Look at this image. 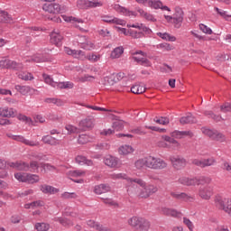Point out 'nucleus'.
<instances>
[{
    "label": "nucleus",
    "mask_w": 231,
    "mask_h": 231,
    "mask_svg": "<svg viewBox=\"0 0 231 231\" xmlns=\"http://www.w3.org/2000/svg\"><path fill=\"white\" fill-rule=\"evenodd\" d=\"M215 205L219 210H224L231 217V199L223 197H216Z\"/></svg>",
    "instance_id": "nucleus-4"
},
{
    "label": "nucleus",
    "mask_w": 231,
    "mask_h": 231,
    "mask_svg": "<svg viewBox=\"0 0 231 231\" xmlns=\"http://www.w3.org/2000/svg\"><path fill=\"white\" fill-rule=\"evenodd\" d=\"M19 79H22V80H33V75L32 73H22L19 75Z\"/></svg>",
    "instance_id": "nucleus-61"
},
{
    "label": "nucleus",
    "mask_w": 231,
    "mask_h": 231,
    "mask_svg": "<svg viewBox=\"0 0 231 231\" xmlns=\"http://www.w3.org/2000/svg\"><path fill=\"white\" fill-rule=\"evenodd\" d=\"M114 10H116V12H118V14H123V15H126V16H131V15H134L136 16V13L133 12V11H129V9L121 6L118 4H115L113 5Z\"/></svg>",
    "instance_id": "nucleus-16"
},
{
    "label": "nucleus",
    "mask_w": 231,
    "mask_h": 231,
    "mask_svg": "<svg viewBox=\"0 0 231 231\" xmlns=\"http://www.w3.org/2000/svg\"><path fill=\"white\" fill-rule=\"evenodd\" d=\"M131 92L134 95H142V93H145V87L135 85L131 88Z\"/></svg>",
    "instance_id": "nucleus-34"
},
{
    "label": "nucleus",
    "mask_w": 231,
    "mask_h": 231,
    "mask_svg": "<svg viewBox=\"0 0 231 231\" xmlns=\"http://www.w3.org/2000/svg\"><path fill=\"white\" fill-rule=\"evenodd\" d=\"M157 48L161 50H166V51H171V50L174 49L171 44L167 42L158 44Z\"/></svg>",
    "instance_id": "nucleus-57"
},
{
    "label": "nucleus",
    "mask_w": 231,
    "mask_h": 231,
    "mask_svg": "<svg viewBox=\"0 0 231 231\" xmlns=\"http://www.w3.org/2000/svg\"><path fill=\"white\" fill-rule=\"evenodd\" d=\"M180 122L182 125H185L186 124H197L198 119H196L195 116H193L192 114H189L187 116H183L180 119Z\"/></svg>",
    "instance_id": "nucleus-24"
},
{
    "label": "nucleus",
    "mask_w": 231,
    "mask_h": 231,
    "mask_svg": "<svg viewBox=\"0 0 231 231\" xmlns=\"http://www.w3.org/2000/svg\"><path fill=\"white\" fill-rule=\"evenodd\" d=\"M198 182V178H189V177H181L179 179V183L181 185H186V187H192V185H196Z\"/></svg>",
    "instance_id": "nucleus-22"
},
{
    "label": "nucleus",
    "mask_w": 231,
    "mask_h": 231,
    "mask_svg": "<svg viewBox=\"0 0 231 231\" xmlns=\"http://www.w3.org/2000/svg\"><path fill=\"white\" fill-rule=\"evenodd\" d=\"M97 151H107L109 149V143H99L96 145Z\"/></svg>",
    "instance_id": "nucleus-56"
},
{
    "label": "nucleus",
    "mask_w": 231,
    "mask_h": 231,
    "mask_svg": "<svg viewBox=\"0 0 231 231\" xmlns=\"http://www.w3.org/2000/svg\"><path fill=\"white\" fill-rule=\"evenodd\" d=\"M162 139L164 142H169V143H172L174 147H180V143L169 135H163Z\"/></svg>",
    "instance_id": "nucleus-47"
},
{
    "label": "nucleus",
    "mask_w": 231,
    "mask_h": 231,
    "mask_svg": "<svg viewBox=\"0 0 231 231\" xmlns=\"http://www.w3.org/2000/svg\"><path fill=\"white\" fill-rule=\"evenodd\" d=\"M146 163L148 169H153L155 171L165 169L167 167V162H165V161L153 156L146 157Z\"/></svg>",
    "instance_id": "nucleus-3"
},
{
    "label": "nucleus",
    "mask_w": 231,
    "mask_h": 231,
    "mask_svg": "<svg viewBox=\"0 0 231 231\" xmlns=\"http://www.w3.org/2000/svg\"><path fill=\"white\" fill-rule=\"evenodd\" d=\"M1 17L2 19L0 23H12V16L8 14V12L6 11L2 12Z\"/></svg>",
    "instance_id": "nucleus-48"
},
{
    "label": "nucleus",
    "mask_w": 231,
    "mask_h": 231,
    "mask_svg": "<svg viewBox=\"0 0 231 231\" xmlns=\"http://www.w3.org/2000/svg\"><path fill=\"white\" fill-rule=\"evenodd\" d=\"M158 37L163 39V41H169L170 42H174L176 38L174 36L170 35L168 32H158Z\"/></svg>",
    "instance_id": "nucleus-35"
},
{
    "label": "nucleus",
    "mask_w": 231,
    "mask_h": 231,
    "mask_svg": "<svg viewBox=\"0 0 231 231\" xmlns=\"http://www.w3.org/2000/svg\"><path fill=\"white\" fill-rule=\"evenodd\" d=\"M62 198H64V199H72L77 198V194L65 192L62 194Z\"/></svg>",
    "instance_id": "nucleus-63"
},
{
    "label": "nucleus",
    "mask_w": 231,
    "mask_h": 231,
    "mask_svg": "<svg viewBox=\"0 0 231 231\" xmlns=\"http://www.w3.org/2000/svg\"><path fill=\"white\" fill-rule=\"evenodd\" d=\"M122 54H124V47H116L115 50L111 52V59H120L122 57Z\"/></svg>",
    "instance_id": "nucleus-31"
},
{
    "label": "nucleus",
    "mask_w": 231,
    "mask_h": 231,
    "mask_svg": "<svg viewBox=\"0 0 231 231\" xmlns=\"http://www.w3.org/2000/svg\"><path fill=\"white\" fill-rule=\"evenodd\" d=\"M14 178L18 180V181H22V183H27V179H28V173H15L14 174Z\"/></svg>",
    "instance_id": "nucleus-40"
},
{
    "label": "nucleus",
    "mask_w": 231,
    "mask_h": 231,
    "mask_svg": "<svg viewBox=\"0 0 231 231\" xmlns=\"http://www.w3.org/2000/svg\"><path fill=\"white\" fill-rule=\"evenodd\" d=\"M128 224L140 231H149L151 228V222L141 217H133L128 220Z\"/></svg>",
    "instance_id": "nucleus-1"
},
{
    "label": "nucleus",
    "mask_w": 231,
    "mask_h": 231,
    "mask_svg": "<svg viewBox=\"0 0 231 231\" xmlns=\"http://www.w3.org/2000/svg\"><path fill=\"white\" fill-rule=\"evenodd\" d=\"M35 228L38 231H48V230H50V225H48L46 223H37L35 225Z\"/></svg>",
    "instance_id": "nucleus-50"
},
{
    "label": "nucleus",
    "mask_w": 231,
    "mask_h": 231,
    "mask_svg": "<svg viewBox=\"0 0 231 231\" xmlns=\"http://www.w3.org/2000/svg\"><path fill=\"white\" fill-rule=\"evenodd\" d=\"M216 163V159L211 157L208 159H194L192 161V164L196 165L197 167H200V169H205V167H212Z\"/></svg>",
    "instance_id": "nucleus-8"
},
{
    "label": "nucleus",
    "mask_w": 231,
    "mask_h": 231,
    "mask_svg": "<svg viewBox=\"0 0 231 231\" xmlns=\"http://www.w3.org/2000/svg\"><path fill=\"white\" fill-rule=\"evenodd\" d=\"M93 118L87 117L79 122V129L81 131H88V129H93Z\"/></svg>",
    "instance_id": "nucleus-15"
},
{
    "label": "nucleus",
    "mask_w": 231,
    "mask_h": 231,
    "mask_svg": "<svg viewBox=\"0 0 231 231\" xmlns=\"http://www.w3.org/2000/svg\"><path fill=\"white\" fill-rule=\"evenodd\" d=\"M171 196H172V198H175V199H180L181 201H187V202H192L194 201V197L187 194V193H175V192H171Z\"/></svg>",
    "instance_id": "nucleus-17"
},
{
    "label": "nucleus",
    "mask_w": 231,
    "mask_h": 231,
    "mask_svg": "<svg viewBox=\"0 0 231 231\" xmlns=\"http://www.w3.org/2000/svg\"><path fill=\"white\" fill-rule=\"evenodd\" d=\"M6 136L8 138H12L13 140H15L16 142H21L22 143H24L25 145H29L30 147H36V145H37V143H35L33 141H30L22 135H14L12 134H7Z\"/></svg>",
    "instance_id": "nucleus-13"
},
{
    "label": "nucleus",
    "mask_w": 231,
    "mask_h": 231,
    "mask_svg": "<svg viewBox=\"0 0 231 231\" xmlns=\"http://www.w3.org/2000/svg\"><path fill=\"white\" fill-rule=\"evenodd\" d=\"M212 181V179L208 177H200L199 179H197V182H195V185H206L210 183Z\"/></svg>",
    "instance_id": "nucleus-46"
},
{
    "label": "nucleus",
    "mask_w": 231,
    "mask_h": 231,
    "mask_svg": "<svg viewBox=\"0 0 231 231\" xmlns=\"http://www.w3.org/2000/svg\"><path fill=\"white\" fill-rule=\"evenodd\" d=\"M44 102L46 104H54L55 106H58V107L64 106V102L62 100L55 97H47L44 99Z\"/></svg>",
    "instance_id": "nucleus-30"
},
{
    "label": "nucleus",
    "mask_w": 231,
    "mask_h": 231,
    "mask_svg": "<svg viewBox=\"0 0 231 231\" xmlns=\"http://www.w3.org/2000/svg\"><path fill=\"white\" fill-rule=\"evenodd\" d=\"M17 111L14 108L4 107L0 108V116L4 118H14L16 116Z\"/></svg>",
    "instance_id": "nucleus-14"
},
{
    "label": "nucleus",
    "mask_w": 231,
    "mask_h": 231,
    "mask_svg": "<svg viewBox=\"0 0 231 231\" xmlns=\"http://www.w3.org/2000/svg\"><path fill=\"white\" fill-rule=\"evenodd\" d=\"M40 190H42V192H43V194H57V192H59V189L50 186L48 184H43L40 186Z\"/></svg>",
    "instance_id": "nucleus-23"
},
{
    "label": "nucleus",
    "mask_w": 231,
    "mask_h": 231,
    "mask_svg": "<svg viewBox=\"0 0 231 231\" xmlns=\"http://www.w3.org/2000/svg\"><path fill=\"white\" fill-rule=\"evenodd\" d=\"M199 196L202 199H210L212 197V189L211 188H201L199 189Z\"/></svg>",
    "instance_id": "nucleus-26"
},
{
    "label": "nucleus",
    "mask_w": 231,
    "mask_h": 231,
    "mask_svg": "<svg viewBox=\"0 0 231 231\" xmlns=\"http://www.w3.org/2000/svg\"><path fill=\"white\" fill-rule=\"evenodd\" d=\"M128 33H129L130 37H133L134 39H140L143 35V32H138L134 30H128Z\"/></svg>",
    "instance_id": "nucleus-53"
},
{
    "label": "nucleus",
    "mask_w": 231,
    "mask_h": 231,
    "mask_svg": "<svg viewBox=\"0 0 231 231\" xmlns=\"http://www.w3.org/2000/svg\"><path fill=\"white\" fill-rule=\"evenodd\" d=\"M80 48L83 50H86L87 51H91V50H95V44L91 42H87L84 43H81Z\"/></svg>",
    "instance_id": "nucleus-49"
},
{
    "label": "nucleus",
    "mask_w": 231,
    "mask_h": 231,
    "mask_svg": "<svg viewBox=\"0 0 231 231\" xmlns=\"http://www.w3.org/2000/svg\"><path fill=\"white\" fill-rule=\"evenodd\" d=\"M111 190V187L106 184H100L95 187L94 192L95 194H106V192H109Z\"/></svg>",
    "instance_id": "nucleus-25"
},
{
    "label": "nucleus",
    "mask_w": 231,
    "mask_h": 231,
    "mask_svg": "<svg viewBox=\"0 0 231 231\" xmlns=\"http://www.w3.org/2000/svg\"><path fill=\"white\" fill-rule=\"evenodd\" d=\"M175 14H173L172 24L175 28H180L181 23H183V10L180 7L175 8Z\"/></svg>",
    "instance_id": "nucleus-11"
},
{
    "label": "nucleus",
    "mask_w": 231,
    "mask_h": 231,
    "mask_svg": "<svg viewBox=\"0 0 231 231\" xmlns=\"http://www.w3.org/2000/svg\"><path fill=\"white\" fill-rule=\"evenodd\" d=\"M88 226L91 228H96L98 231H111V229L100 225L98 222H95L94 220H88Z\"/></svg>",
    "instance_id": "nucleus-27"
},
{
    "label": "nucleus",
    "mask_w": 231,
    "mask_h": 231,
    "mask_svg": "<svg viewBox=\"0 0 231 231\" xmlns=\"http://www.w3.org/2000/svg\"><path fill=\"white\" fill-rule=\"evenodd\" d=\"M201 132L213 142H219L220 143L226 142V136L216 129L202 127Z\"/></svg>",
    "instance_id": "nucleus-2"
},
{
    "label": "nucleus",
    "mask_w": 231,
    "mask_h": 231,
    "mask_svg": "<svg viewBox=\"0 0 231 231\" xmlns=\"http://www.w3.org/2000/svg\"><path fill=\"white\" fill-rule=\"evenodd\" d=\"M42 10L44 12H48L49 14H62L63 9L60 7V5L55 3H46L42 6Z\"/></svg>",
    "instance_id": "nucleus-10"
},
{
    "label": "nucleus",
    "mask_w": 231,
    "mask_h": 231,
    "mask_svg": "<svg viewBox=\"0 0 231 231\" xmlns=\"http://www.w3.org/2000/svg\"><path fill=\"white\" fill-rule=\"evenodd\" d=\"M78 142L79 143L84 145L86 143H88V142H93V138L88 136L87 134H81L79 136Z\"/></svg>",
    "instance_id": "nucleus-37"
},
{
    "label": "nucleus",
    "mask_w": 231,
    "mask_h": 231,
    "mask_svg": "<svg viewBox=\"0 0 231 231\" xmlns=\"http://www.w3.org/2000/svg\"><path fill=\"white\" fill-rule=\"evenodd\" d=\"M11 167L16 169L17 171H24L25 172L30 171V164L24 162H12Z\"/></svg>",
    "instance_id": "nucleus-21"
},
{
    "label": "nucleus",
    "mask_w": 231,
    "mask_h": 231,
    "mask_svg": "<svg viewBox=\"0 0 231 231\" xmlns=\"http://www.w3.org/2000/svg\"><path fill=\"white\" fill-rule=\"evenodd\" d=\"M170 161L172 167H174L177 171H181V169H185L187 166V160L180 155L171 156Z\"/></svg>",
    "instance_id": "nucleus-7"
},
{
    "label": "nucleus",
    "mask_w": 231,
    "mask_h": 231,
    "mask_svg": "<svg viewBox=\"0 0 231 231\" xmlns=\"http://www.w3.org/2000/svg\"><path fill=\"white\" fill-rule=\"evenodd\" d=\"M14 88L21 95H28L30 93V87L28 86L16 85Z\"/></svg>",
    "instance_id": "nucleus-36"
},
{
    "label": "nucleus",
    "mask_w": 231,
    "mask_h": 231,
    "mask_svg": "<svg viewBox=\"0 0 231 231\" xmlns=\"http://www.w3.org/2000/svg\"><path fill=\"white\" fill-rule=\"evenodd\" d=\"M102 21H104V23H108L110 24H124V20L113 18L111 16H104Z\"/></svg>",
    "instance_id": "nucleus-29"
},
{
    "label": "nucleus",
    "mask_w": 231,
    "mask_h": 231,
    "mask_svg": "<svg viewBox=\"0 0 231 231\" xmlns=\"http://www.w3.org/2000/svg\"><path fill=\"white\" fill-rule=\"evenodd\" d=\"M162 1H148V6H151L152 8H154L155 10H158L159 8H162Z\"/></svg>",
    "instance_id": "nucleus-52"
},
{
    "label": "nucleus",
    "mask_w": 231,
    "mask_h": 231,
    "mask_svg": "<svg viewBox=\"0 0 231 231\" xmlns=\"http://www.w3.org/2000/svg\"><path fill=\"white\" fill-rule=\"evenodd\" d=\"M162 213L164 216H170L171 217H181V212L169 208H162Z\"/></svg>",
    "instance_id": "nucleus-20"
},
{
    "label": "nucleus",
    "mask_w": 231,
    "mask_h": 231,
    "mask_svg": "<svg viewBox=\"0 0 231 231\" xmlns=\"http://www.w3.org/2000/svg\"><path fill=\"white\" fill-rule=\"evenodd\" d=\"M84 171H80L79 170L69 171V176L71 178H80V176H84Z\"/></svg>",
    "instance_id": "nucleus-55"
},
{
    "label": "nucleus",
    "mask_w": 231,
    "mask_h": 231,
    "mask_svg": "<svg viewBox=\"0 0 231 231\" xmlns=\"http://www.w3.org/2000/svg\"><path fill=\"white\" fill-rule=\"evenodd\" d=\"M56 221L60 223V225H62L63 226H70V225H73L71 220H69L68 218H64V217H58V218H56Z\"/></svg>",
    "instance_id": "nucleus-51"
},
{
    "label": "nucleus",
    "mask_w": 231,
    "mask_h": 231,
    "mask_svg": "<svg viewBox=\"0 0 231 231\" xmlns=\"http://www.w3.org/2000/svg\"><path fill=\"white\" fill-rule=\"evenodd\" d=\"M47 59L42 55L39 54L27 60V62H46Z\"/></svg>",
    "instance_id": "nucleus-41"
},
{
    "label": "nucleus",
    "mask_w": 231,
    "mask_h": 231,
    "mask_svg": "<svg viewBox=\"0 0 231 231\" xmlns=\"http://www.w3.org/2000/svg\"><path fill=\"white\" fill-rule=\"evenodd\" d=\"M30 172H39V162L37 161H31L29 163Z\"/></svg>",
    "instance_id": "nucleus-44"
},
{
    "label": "nucleus",
    "mask_w": 231,
    "mask_h": 231,
    "mask_svg": "<svg viewBox=\"0 0 231 231\" xmlns=\"http://www.w3.org/2000/svg\"><path fill=\"white\" fill-rule=\"evenodd\" d=\"M42 141L43 143H47V145H57L58 141L55 139V137H52L51 135H45L42 137Z\"/></svg>",
    "instance_id": "nucleus-32"
},
{
    "label": "nucleus",
    "mask_w": 231,
    "mask_h": 231,
    "mask_svg": "<svg viewBox=\"0 0 231 231\" xmlns=\"http://www.w3.org/2000/svg\"><path fill=\"white\" fill-rule=\"evenodd\" d=\"M172 138L181 139L185 138V136H189V138H192L194 136V133L192 131H178L175 130L171 133Z\"/></svg>",
    "instance_id": "nucleus-19"
},
{
    "label": "nucleus",
    "mask_w": 231,
    "mask_h": 231,
    "mask_svg": "<svg viewBox=\"0 0 231 231\" xmlns=\"http://www.w3.org/2000/svg\"><path fill=\"white\" fill-rule=\"evenodd\" d=\"M39 175L37 174H32V173H27V183H39Z\"/></svg>",
    "instance_id": "nucleus-38"
},
{
    "label": "nucleus",
    "mask_w": 231,
    "mask_h": 231,
    "mask_svg": "<svg viewBox=\"0 0 231 231\" xmlns=\"http://www.w3.org/2000/svg\"><path fill=\"white\" fill-rule=\"evenodd\" d=\"M183 223L184 225H186V226H188L189 231H194V224H192V221H190V219L184 217Z\"/></svg>",
    "instance_id": "nucleus-60"
},
{
    "label": "nucleus",
    "mask_w": 231,
    "mask_h": 231,
    "mask_svg": "<svg viewBox=\"0 0 231 231\" xmlns=\"http://www.w3.org/2000/svg\"><path fill=\"white\" fill-rule=\"evenodd\" d=\"M50 37H51L50 39L51 44H54L58 48H60V46H62V41L64 37L61 36L59 31H52L50 34Z\"/></svg>",
    "instance_id": "nucleus-12"
},
{
    "label": "nucleus",
    "mask_w": 231,
    "mask_h": 231,
    "mask_svg": "<svg viewBox=\"0 0 231 231\" xmlns=\"http://www.w3.org/2000/svg\"><path fill=\"white\" fill-rule=\"evenodd\" d=\"M221 113H231V104L230 103H225L220 106Z\"/></svg>",
    "instance_id": "nucleus-58"
},
{
    "label": "nucleus",
    "mask_w": 231,
    "mask_h": 231,
    "mask_svg": "<svg viewBox=\"0 0 231 231\" xmlns=\"http://www.w3.org/2000/svg\"><path fill=\"white\" fill-rule=\"evenodd\" d=\"M65 129L68 131L69 134H75L80 133V128H77L76 126L71 125H66Z\"/></svg>",
    "instance_id": "nucleus-45"
},
{
    "label": "nucleus",
    "mask_w": 231,
    "mask_h": 231,
    "mask_svg": "<svg viewBox=\"0 0 231 231\" xmlns=\"http://www.w3.org/2000/svg\"><path fill=\"white\" fill-rule=\"evenodd\" d=\"M8 69H16L18 71L19 69H23V64L9 60Z\"/></svg>",
    "instance_id": "nucleus-39"
},
{
    "label": "nucleus",
    "mask_w": 231,
    "mask_h": 231,
    "mask_svg": "<svg viewBox=\"0 0 231 231\" xmlns=\"http://www.w3.org/2000/svg\"><path fill=\"white\" fill-rule=\"evenodd\" d=\"M104 163L107 167H110L111 169H115V168L118 167V158L111 156V155H107L104 159Z\"/></svg>",
    "instance_id": "nucleus-18"
},
{
    "label": "nucleus",
    "mask_w": 231,
    "mask_h": 231,
    "mask_svg": "<svg viewBox=\"0 0 231 231\" xmlns=\"http://www.w3.org/2000/svg\"><path fill=\"white\" fill-rule=\"evenodd\" d=\"M156 192H158L157 187L153 185L145 186L144 184L138 196L139 198H143L144 199H146V198H149L150 196H152V194H156Z\"/></svg>",
    "instance_id": "nucleus-9"
},
{
    "label": "nucleus",
    "mask_w": 231,
    "mask_h": 231,
    "mask_svg": "<svg viewBox=\"0 0 231 231\" xmlns=\"http://www.w3.org/2000/svg\"><path fill=\"white\" fill-rule=\"evenodd\" d=\"M78 5H86V6H88V8H97V6H102V2H98V1L86 2L84 0H80V1L78 2Z\"/></svg>",
    "instance_id": "nucleus-28"
},
{
    "label": "nucleus",
    "mask_w": 231,
    "mask_h": 231,
    "mask_svg": "<svg viewBox=\"0 0 231 231\" xmlns=\"http://www.w3.org/2000/svg\"><path fill=\"white\" fill-rule=\"evenodd\" d=\"M134 151V150L131 145H124L119 147L118 152L119 154L127 155V154H131V152H133Z\"/></svg>",
    "instance_id": "nucleus-33"
},
{
    "label": "nucleus",
    "mask_w": 231,
    "mask_h": 231,
    "mask_svg": "<svg viewBox=\"0 0 231 231\" xmlns=\"http://www.w3.org/2000/svg\"><path fill=\"white\" fill-rule=\"evenodd\" d=\"M9 60H0V68L3 69H8V65H9Z\"/></svg>",
    "instance_id": "nucleus-64"
},
{
    "label": "nucleus",
    "mask_w": 231,
    "mask_h": 231,
    "mask_svg": "<svg viewBox=\"0 0 231 231\" xmlns=\"http://www.w3.org/2000/svg\"><path fill=\"white\" fill-rule=\"evenodd\" d=\"M153 122H155L156 124H160L161 125H169V118L162 116L160 119H158L157 117H155L153 119Z\"/></svg>",
    "instance_id": "nucleus-54"
},
{
    "label": "nucleus",
    "mask_w": 231,
    "mask_h": 231,
    "mask_svg": "<svg viewBox=\"0 0 231 231\" xmlns=\"http://www.w3.org/2000/svg\"><path fill=\"white\" fill-rule=\"evenodd\" d=\"M126 180L128 181V189H127L128 194L136 193V189H138V185L139 187H145V181H143V180L142 179L128 178Z\"/></svg>",
    "instance_id": "nucleus-6"
},
{
    "label": "nucleus",
    "mask_w": 231,
    "mask_h": 231,
    "mask_svg": "<svg viewBox=\"0 0 231 231\" xmlns=\"http://www.w3.org/2000/svg\"><path fill=\"white\" fill-rule=\"evenodd\" d=\"M42 77H43L46 84L52 86V88H58L59 89H68V88L69 89H71V88H73V84H71L70 82H55V81H53V79H51V77H50V75H48V74H43Z\"/></svg>",
    "instance_id": "nucleus-5"
},
{
    "label": "nucleus",
    "mask_w": 231,
    "mask_h": 231,
    "mask_svg": "<svg viewBox=\"0 0 231 231\" xmlns=\"http://www.w3.org/2000/svg\"><path fill=\"white\" fill-rule=\"evenodd\" d=\"M125 121L124 120H116L113 123V127L116 131H122L124 129V125Z\"/></svg>",
    "instance_id": "nucleus-42"
},
{
    "label": "nucleus",
    "mask_w": 231,
    "mask_h": 231,
    "mask_svg": "<svg viewBox=\"0 0 231 231\" xmlns=\"http://www.w3.org/2000/svg\"><path fill=\"white\" fill-rule=\"evenodd\" d=\"M199 28L203 33H207L208 35H212V29L210 27H208L207 25L200 23Z\"/></svg>",
    "instance_id": "nucleus-59"
},
{
    "label": "nucleus",
    "mask_w": 231,
    "mask_h": 231,
    "mask_svg": "<svg viewBox=\"0 0 231 231\" xmlns=\"http://www.w3.org/2000/svg\"><path fill=\"white\" fill-rule=\"evenodd\" d=\"M136 169H143V167H147V157L143 159H139L138 161L135 162L134 163Z\"/></svg>",
    "instance_id": "nucleus-43"
},
{
    "label": "nucleus",
    "mask_w": 231,
    "mask_h": 231,
    "mask_svg": "<svg viewBox=\"0 0 231 231\" xmlns=\"http://www.w3.org/2000/svg\"><path fill=\"white\" fill-rule=\"evenodd\" d=\"M86 162V157L82 155H78L76 157V163H79V165H84Z\"/></svg>",
    "instance_id": "nucleus-62"
}]
</instances>
